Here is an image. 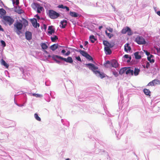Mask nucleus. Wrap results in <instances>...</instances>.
I'll return each instance as SVG.
<instances>
[{
    "label": "nucleus",
    "mask_w": 160,
    "mask_h": 160,
    "mask_svg": "<svg viewBox=\"0 0 160 160\" xmlns=\"http://www.w3.org/2000/svg\"><path fill=\"white\" fill-rule=\"evenodd\" d=\"M133 70L131 69L130 67H126V74L127 75H133Z\"/></svg>",
    "instance_id": "obj_17"
},
{
    "label": "nucleus",
    "mask_w": 160,
    "mask_h": 160,
    "mask_svg": "<svg viewBox=\"0 0 160 160\" xmlns=\"http://www.w3.org/2000/svg\"><path fill=\"white\" fill-rule=\"evenodd\" d=\"M65 9L66 12H67L69 11V7H67V6H66V7H65Z\"/></svg>",
    "instance_id": "obj_57"
},
{
    "label": "nucleus",
    "mask_w": 160,
    "mask_h": 160,
    "mask_svg": "<svg viewBox=\"0 0 160 160\" xmlns=\"http://www.w3.org/2000/svg\"><path fill=\"white\" fill-rule=\"evenodd\" d=\"M35 17H36L37 18L38 20H43V18H40V16L38 15V14H37L35 16Z\"/></svg>",
    "instance_id": "obj_46"
},
{
    "label": "nucleus",
    "mask_w": 160,
    "mask_h": 160,
    "mask_svg": "<svg viewBox=\"0 0 160 160\" xmlns=\"http://www.w3.org/2000/svg\"><path fill=\"white\" fill-rule=\"evenodd\" d=\"M153 8H154V10L155 12L156 13V12H157V10L158 9V8L156 7H153Z\"/></svg>",
    "instance_id": "obj_62"
},
{
    "label": "nucleus",
    "mask_w": 160,
    "mask_h": 160,
    "mask_svg": "<svg viewBox=\"0 0 160 160\" xmlns=\"http://www.w3.org/2000/svg\"><path fill=\"white\" fill-rule=\"evenodd\" d=\"M60 24L59 25L60 27L62 28H64L67 25V21L66 20L63 19L60 22Z\"/></svg>",
    "instance_id": "obj_16"
},
{
    "label": "nucleus",
    "mask_w": 160,
    "mask_h": 160,
    "mask_svg": "<svg viewBox=\"0 0 160 160\" xmlns=\"http://www.w3.org/2000/svg\"><path fill=\"white\" fill-rule=\"evenodd\" d=\"M103 44L104 45L105 47L104 50L105 53L107 55H110L112 53V51L111 48H112L114 46V43H110L108 41L103 40Z\"/></svg>",
    "instance_id": "obj_2"
},
{
    "label": "nucleus",
    "mask_w": 160,
    "mask_h": 160,
    "mask_svg": "<svg viewBox=\"0 0 160 160\" xmlns=\"http://www.w3.org/2000/svg\"><path fill=\"white\" fill-rule=\"evenodd\" d=\"M50 38L52 41L53 42H56L58 39V37L55 35H53Z\"/></svg>",
    "instance_id": "obj_29"
},
{
    "label": "nucleus",
    "mask_w": 160,
    "mask_h": 160,
    "mask_svg": "<svg viewBox=\"0 0 160 160\" xmlns=\"http://www.w3.org/2000/svg\"><path fill=\"white\" fill-rule=\"evenodd\" d=\"M155 86L156 85H160V80L158 79H155L153 80Z\"/></svg>",
    "instance_id": "obj_39"
},
{
    "label": "nucleus",
    "mask_w": 160,
    "mask_h": 160,
    "mask_svg": "<svg viewBox=\"0 0 160 160\" xmlns=\"http://www.w3.org/2000/svg\"><path fill=\"white\" fill-rule=\"evenodd\" d=\"M58 44H54L53 45H51L50 48L51 50L53 51H55L56 49L58 48Z\"/></svg>",
    "instance_id": "obj_28"
},
{
    "label": "nucleus",
    "mask_w": 160,
    "mask_h": 160,
    "mask_svg": "<svg viewBox=\"0 0 160 160\" xmlns=\"http://www.w3.org/2000/svg\"><path fill=\"white\" fill-rule=\"evenodd\" d=\"M135 41L139 45L144 44L146 43L145 39L142 36H139L136 38Z\"/></svg>",
    "instance_id": "obj_8"
},
{
    "label": "nucleus",
    "mask_w": 160,
    "mask_h": 160,
    "mask_svg": "<svg viewBox=\"0 0 160 160\" xmlns=\"http://www.w3.org/2000/svg\"><path fill=\"white\" fill-rule=\"evenodd\" d=\"M56 56H58V55H53L52 56V58L57 63L59 64L61 62L56 59V58L59 59L58 58L56 57Z\"/></svg>",
    "instance_id": "obj_34"
},
{
    "label": "nucleus",
    "mask_w": 160,
    "mask_h": 160,
    "mask_svg": "<svg viewBox=\"0 0 160 160\" xmlns=\"http://www.w3.org/2000/svg\"><path fill=\"white\" fill-rule=\"evenodd\" d=\"M34 117L38 121H41V119L38 116V114L37 113H35L34 114Z\"/></svg>",
    "instance_id": "obj_38"
},
{
    "label": "nucleus",
    "mask_w": 160,
    "mask_h": 160,
    "mask_svg": "<svg viewBox=\"0 0 160 160\" xmlns=\"http://www.w3.org/2000/svg\"><path fill=\"white\" fill-rule=\"evenodd\" d=\"M25 35L27 40L29 41L32 39V33L31 32L27 31L25 33Z\"/></svg>",
    "instance_id": "obj_15"
},
{
    "label": "nucleus",
    "mask_w": 160,
    "mask_h": 160,
    "mask_svg": "<svg viewBox=\"0 0 160 160\" xmlns=\"http://www.w3.org/2000/svg\"><path fill=\"white\" fill-rule=\"evenodd\" d=\"M106 29L108 30L110 32H113L112 28L110 27H109L108 28H107Z\"/></svg>",
    "instance_id": "obj_49"
},
{
    "label": "nucleus",
    "mask_w": 160,
    "mask_h": 160,
    "mask_svg": "<svg viewBox=\"0 0 160 160\" xmlns=\"http://www.w3.org/2000/svg\"><path fill=\"white\" fill-rule=\"evenodd\" d=\"M30 21L32 23V26L35 28H37L38 27H39L40 26V24L37 22V20L36 18H33L30 19Z\"/></svg>",
    "instance_id": "obj_11"
},
{
    "label": "nucleus",
    "mask_w": 160,
    "mask_h": 160,
    "mask_svg": "<svg viewBox=\"0 0 160 160\" xmlns=\"http://www.w3.org/2000/svg\"><path fill=\"white\" fill-rule=\"evenodd\" d=\"M6 11L3 8L0 9V17L2 19L3 16H5L6 14Z\"/></svg>",
    "instance_id": "obj_22"
},
{
    "label": "nucleus",
    "mask_w": 160,
    "mask_h": 160,
    "mask_svg": "<svg viewBox=\"0 0 160 160\" xmlns=\"http://www.w3.org/2000/svg\"><path fill=\"white\" fill-rule=\"evenodd\" d=\"M14 21V19L12 16H4L2 17V22L4 25L11 26L13 24Z\"/></svg>",
    "instance_id": "obj_3"
},
{
    "label": "nucleus",
    "mask_w": 160,
    "mask_h": 160,
    "mask_svg": "<svg viewBox=\"0 0 160 160\" xmlns=\"http://www.w3.org/2000/svg\"><path fill=\"white\" fill-rule=\"evenodd\" d=\"M112 74L115 77H117L118 75V72L116 71L115 70H114V71H112Z\"/></svg>",
    "instance_id": "obj_44"
},
{
    "label": "nucleus",
    "mask_w": 160,
    "mask_h": 160,
    "mask_svg": "<svg viewBox=\"0 0 160 160\" xmlns=\"http://www.w3.org/2000/svg\"><path fill=\"white\" fill-rule=\"evenodd\" d=\"M84 65L85 67H88V68L92 70L95 74L97 75H98L101 78H103L105 77V74L103 73H101V72L96 70L98 69V67L96 66L93 64L92 63H88L85 64Z\"/></svg>",
    "instance_id": "obj_1"
},
{
    "label": "nucleus",
    "mask_w": 160,
    "mask_h": 160,
    "mask_svg": "<svg viewBox=\"0 0 160 160\" xmlns=\"http://www.w3.org/2000/svg\"><path fill=\"white\" fill-rule=\"evenodd\" d=\"M14 30L18 35L22 33L21 31L23 28V24L19 21H17L14 24Z\"/></svg>",
    "instance_id": "obj_4"
},
{
    "label": "nucleus",
    "mask_w": 160,
    "mask_h": 160,
    "mask_svg": "<svg viewBox=\"0 0 160 160\" xmlns=\"http://www.w3.org/2000/svg\"><path fill=\"white\" fill-rule=\"evenodd\" d=\"M21 99L20 100V102L21 103H23L24 104H25V103L27 102V95L26 94H23L20 96Z\"/></svg>",
    "instance_id": "obj_13"
},
{
    "label": "nucleus",
    "mask_w": 160,
    "mask_h": 160,
    "mask_svg": "<svg viewBox=\"0 0 160 160\" xmlns=\"http://www.w3.org/2000/svg\"><path fill=\"white\" fill-rule=\"evenodd\" d=\"M156 50L158 53H160V47L159 48H157L156 49Z\"/></svg>",
    "instance_id": "obj_58"
},
{
    "label": "nucleus",
    "mask_w": 160,
    "mask_h": 160,
    "mask_svg": "<svg viewBox=\"0 0 160 160\" xmlns=\"http://www.w3.org/2000/svg\"><path fill=\"white\" fill-rule=\"evenodd\" d=\"M43 51L44 52V53L47 54H48V52L46 51L45 50H43Z\"/></svg>",
    "instance_id": "obj_64"
},
{
    "label": "nucleus",
    "mask_w": 160,
    "mask_h": 160,
    "mask_svg": "<svg viewBox=\"0 0 160 160\" xmlns=\"http://www.w3.org/2000/svg\"><path fill=\"white\" fill-rule=\"evenodd\" d=\"M111 66L112 67L116 68L118 67V63L116 60H113L111 61Z\"/></svg>",
    "instance_id": "obj_20"
},
{
    "label": "nucleus",
    "mask_w": 160,
    "mask_h": 160,
    "mask_svg": "<svg viewBox=\"0 0 160 160\" xmlns=\"http://www.w3.org/2000/svg\"><path fill=\"white\" fill-rule=\"evenodd\" d=\"M158 16H160V11H158L156 13Z\"/></svg>",
    "instance_id": "obj_61"
},
{
    "label": "nucleus",
    "mask_w": 160,
    "mask_h": 160,
    "mask_svg": "<svg viewBox=\"0 0 160 160\" xmlns=\"http://www.w3.org/2000/svg\"><path fill=\"white\" fill-rule=\"evenodd\" d=\"M44 29V30L45 31L47 29V26L45 24H44L43 25V27L42 28Z\"/></svg>",
    "instance_id": "obj_53"
},
{
    "label": "nucleus",
    "mask_w": 160,
    "mask_h": 160,
    "mask_svg": "<svg viewBox=\"0 0 160 160\" xmlns=\"http://www.w3.org/2000/svg\"><path fill=\"white\" fill-rule=\"evenodd\" d=\"M143 51L145 53V54L147 56V57H148L151 55L149 52L146 50H144Z\"/></svg>",
    "instance_id": "obj_45"
},
{
    "label": "nucleus",
    "mask_w": 160,
    "mask_h": 160,
    "mask_svg": "<svg viewBox=\"0 0 160 160\" xmlns=\"http://www.w3.org/2000/svg\"><path fill=\"white\" fill-rule=\"evenodd\" d=\"M145 63H146V65H142V66L144 68H146L148 69L149 68V67H150V62H149L148 61H146Z\"/></svg>",
    "instance_id": "obj_36"
},
{
    "label": "nucleus",
    "mask_w": 160,
    "mask_h": 160,
    "mask_svg": "<svg viewBox=\"0 0 160 160\" xmlns=\"http://www.w3.org/2000/svg\"><path fill=\"white\" fill-rule=\"evenodd\" d=\"M41 46L43 50H46L48 48V45L45 42L41 43Z\"/></svg>",
    "instance_id": "obj_30"
},
{
    "label": "nucleus",
    "mask_w": 160,
    "mask_h": 160,
    "mask_svg": "<svg viewBox=\"0 0 160 160\" xmlns=\"http://www.w3.org/2000/svg\"><path fill=\"white\" fill-rule=\"evenodd\" d=\"M16 105L20 107H22L25 106V104L23 103H21L20 104H16Z\"/></svg>",
    "instance_id": "obj_51"
},
{
    "label": "nucleus",
    "mask_w": 160,
    "mask_h": 160,
    "mask_svg": "<svg viewBox=\"0 0 160 160\" xmlns=\"http://www.w3.org/2000/svg\"><path fill=\"white\" fill-rule=\"evenodd\" d=\"M76 59L78 61H80L82 62V60L81 58L79 56H76L75 57Z\"/></svg>",
    "instance_id": "obj_47"
},
{
    "label": "nucleus",
    "mask_w": 160,
    "mask_h": 160,
    "mask_svg": "<svg viewBox=\"0 0 160 160\" xmlns=\"http://www.w3.org/2000/svg\"><path fill=\"white\" fill-rule=\"evenodd\" d=\"M51 57L52 58V56L51 55H48V58H47V59H49Z\"/></svg>",
    "instance_id": "obj_63"
},
{
    "label": "nucleus",
    "mask_w": 160,
    "mask_h": 160,
    "mask_svg": "<svg viewBox=\"0 0 160 160\" xmlns=\"http://www.w3.org/2000/svg\"><path fill=\"white\" fill-rule=\"evenodd\" d=\"M1 64L2 65L4 66L6 68H8L9 67V65L3 59H2L1 60Z\"/></svg>",
    "instance_id": "obj_31"
},
{
    "label": "nucleus",
    "mask_w": 160,
    "mask_h": 160,
    "mask_svg": "<svg viewBox=\"0 0 160 160\" xmlns=\"http://www.w3.org/2000/svg\"><path fill=\"white\" fill-rule=\"evenodd\" d=\"M76 51L79 52L83 56L85 57L89 61L91 62L93 61L92 57L85 51L81 50H76Z\"/></svg>",
    "instance_id": "obj_6"
},
{
    "label": "nucleus",
    "mask_w": 160,
    "mask_h": 160,
    "mask_svg": "<svg viewBox=\"0 0 160 160\" xmlns=\"http://www.w3.org/2000/svg\"><path fill=\"white\" fill-rule=\"evenodd\" d=\"M0 31L2 32L4 31V29L2 28V27L1 25H0Z\"/></svg>",
    "instance_id": "obj_59"
},
{
    "label": "nucleus",
    "mask_w": 160,
    "mask_h": 160,
    "mask_svg": "<svg viewBox=\"0 0 160 160\" xmlns=\"http://www.w3.org/2000/svg\"><path fill=\"white\" fill-rule=\"evenodd\" d=\"M89 39L92 43H93L95 42V41L96 40V39L95 38V37L93 35H91L89 37Z\"/></svg>",
    "instance_id": "obj_35"
},
{
    "label": "nucleus",
    "mask_w": 160,
    "mask_h": 160,
    "mask_svg": "<svg viewBox=\"0 0 160 160\" xmlns=\"http://www.w3.org/2000/svg\"><path fill=\"white\" fill-rule=\"evenodd\" d=\"M140 72V70L138 68H135L134 71L133 70V75H134L135 76L138 75Z\"/></svg>",
    "instance_id": "obj_26"
},
{
    "label": "nucleus",
    "mask_w": 160,
    "mask_h": 160,
    "mask_svg": "<svg viewBox=\"0 0 160 160\" xmlns=\"http://www.w3.org/2000/svg\"><path fill=\"white\" fill-rule=\"evenodd\" d=\"M0 43L1 44V46L3 48L5 47L6 46V43L3 40H1L0 41Z\"/></svg>",
    "instance_id": "obj_40"
},
{
    "label": "nucleus",
    "mask_w": 160,
    "mask_h": 160,
    "mask_svg": "<svg viewBox=\"0 0 160 160\" xmlns=\"http://www.w3.org/2000/svg\"><path fill=\"white\" fill-rule=\"evenodd\" d=\"M111 2L113 3V4L118 6L121 3L122 0H111Z\"/></svg>",
    "instance_id": "obj_25"
},
{
    "label": "nucleus",
    "mask_w": 160,
    "mask_h": 160,
    "mask_svg": "<svg viewBox=\"0 0 160 160\" xmlns=\"http://www.w3.org/2000/svg\"><path fill=\"white\" fill-rule=\"evenodd\" d=\"M111 62H110V61H109L108 60H107V61H106V63H105L104 64V65L105 66H106L105 64H109V65H111Z\"/></svg>",
    "instance_id": "obj_48"
},
{
    "label": "nucleus",
    "mask_w": 160,
    "mask_h": 160,
    "mask_svg": "<svg viewBox=\"0 0 160 160\" xmlns=\"http://www.w3.org/2000/svg\"><path fill=\"white\" fill-rule=\"evenodd\" d=\"M55 32V29L52 26H49L48 27L47 34L49 36H50Z\"/></svg>",
    "instance_id": "obj_12"
},
{
    "label": "nucleus",
    "mask_w": 160,
    "mask_h": 160,
    "mask_svg": "<svg viewBox=\"0 0 160 160\" xmlns=\"http://www.w3.org/2000/svg\"><path fill=\"white\" fill-rule=\"evenodd\" d=\"M143 92L146 95L149 96H150V93L151 92L149 89L145 88L143 90Z\"/></svg>",
    "instance_id": "obj_32"
},
{
    "label": "nucleus",
    "mask_w": 160,
    "mask_h": 160,
    "mask_svg": "<svg viewBox=\"0 0 160 160\" xmlns=\"http://www.w3.org/2000/svg\"><path fill=\"white\" fill-rule=\"evenodd\" d=\"M88 43V42L87 41H85L84 42L83 44L84 46H88L87 45Z\"/></svg>",
    "instance_id": "obj_54"
},
{
    "label": "nucleus",
    "mask_w": 160,
    "mask_h": 160,
    "mask_svg": "<svg viewBox=\"0 0 160 160\" xmlns=\"http://www.w3.org/2000/svg\"><path fill=\"white\" fill-rule=\"evenodd\" d=\"M126 67H124L121 68L119 71V74L120 75H122L123 74L126 73Z\"/></svg>",
    "instance_id": "obj_33"
},
{
    "label": "nucleus",
    "mask_w": 160,
    "mask_h": 160,
    "mask_svg": "<svg viewBox=\"0 0 160 160\" xmlns=\"http://www.w3.org/2000/svg\"><path fill=\"white\" fill-rule=\"evenodd\" d=\"M112 3V2H111V6H112V8L114 9V11H115V10L116 8H115V7L113 5V3Z\"/></svg>",
    "instance_id": "obj_56"
},
{
    "label": "nucleus",
    "mask_w": 160,
    "mask_h": 160,
    "mask_svg": "<svg viewBox=\"0 0 160 160\" xmlns=\"http://www.w3.org/2000/svg\"><path fill=\"white\" fill-rule=\"evenodd\" d=\"M124 58L127 59V62L128 63L130 62H131L132 59V57L131 56L128 54H125L123 57Z\"/></svg>",
    "instance_id": "obj_24"
},
{
    "label": "nucleus",
    "mask_w": 160,
    "mask_h": 160,
    "mask_svg": "<svg viewBox=\"0 0 160 160\" xmlns=\"http://www.w3.org/2000/svg\"><path fill=\"white\" fill-rule=\"evenodd\" d=\"M23 22L22 24H23V26L24 27V28H26V26H28V21H27L26 19L25 18H23L22 19Z\"/></svg>",
    "instance_id": "obj_27"
},
{
    "label": "nucleus",
    "mask_w": 160,
    "mask_h": 160,
    "mask_svg": "<svg viewBox=\"0 0 160 160\" xmlns=\"http://www.w3.org/2000/svg\"><path fill=\"white\" fill-rule=\"evenodd\" d=\"M66 52V51L64 49H63L61 51V53L65 55Z\"/></svg>",
    "instance_id": "obj_60"
},
{
    "label": "nucleus",
    "mask_w": 160,
    "mask_h": 160,
    "mask_svg": "<svg viewBox=\"0 0 160 160\" xmlns=\"http://www.w3.org/2000/svg\"><path fill=\"white\" fill-rule=\"evenodd\" d=\"M105 33L106 35L110 39L113 36V34L110 33L108 32L107 30H106L105 31Z\"/></svg>",
    "instance_id": "obj_37"
},
{
    "label": "nucleus",
    "mask_w": 160,
    "mask_h": 160,
    "mask_svg": "<svg viewBox=\"0 0 160 160\" xmlns=\"http://www.w3.org/2000/svg\"><path fill=\"white\" fill-rule=\"evenodd\" d=\"M56 57L61 61H64L70 63H73V61L71 57H68L66 58L59 56H56Z\"/></svg>",
    "instance_id": "obj_9"
},
{
    "label": "nucleus",
    "mask_w": 160,
    "mask_h": 160,
    "mask_svg": "<svg viewBox=\"0 0 160 160\" xmlns=\"http://www.w3.org/2000/svg\"><path fill=\"white\" fill-rule=\"evenodd\" d=\"M143 53L142 52L137 51L134 53L135 58L136 59H140L142 58V54Z\"/></svg>",
    "instance_id": "obj_14"
},
{
    "label": "nucleus",
    "mask_w": 160,
    "mask_h": 160,
    "mask_svg": "<svg viewBox=\"0 0 160 160\" xmlns=\"http://www.w3.org/2000/svg\"><path fill=\"white\" fill-rule=\"evenodd\" d=\"M31 7L35 10L37 9V12L38 13H40L41 11L44 10L43 7L41 6L39 3L33 2L32 4Z\"/></svg>",
    "instance_id": "obj_7"
},
{
    "label": "nucleus",
    "mask_w": 160,
    "mask_h": 160,
    "mask_svg": "<svg viewBox=\"0 0 160 160\" xmlns=\"http://www.w3.org/2000/svg\"><path fill=\"white\" fill-rule=\"evenodd\" d=\"M148 86H155V83L154 82L153 80H152V81L150 82L147 85Z\"/></svg>",
    "instance_id": "obj_41"
},
{
    "label": "nucleus",
    "mask_w": 160,
    "mask_h": 160,
    "mask_svg": "<svg viewBox=\"0 0 160 160\" xmlns=\"http://www.w3.org/2000/svg\"><path fill=\"white\" fill-rule=\"evenodd\" d=\"M154 58V56L152 55H150L148 57H147V60L151 63H153L155 62V60L153 59Z\"/></svg>",
    "instance_id": "obj_19"
},
{
    "label": "nucleus",
    "mask_w": 160,
    "mask_h": 160,
    "mask_svg": "<svg viewBox=\"0 0 160 160\" xmlns=\"http://www.w3.org/2000/svg\"><path fill=\"white\" fill-rule=\"evenodd\" d=\"M19 0H15V5H19Z\"/></svg>",
    "instance_id": "obj_50"
},
{
    "label": "nucleus",
    "mask_w": 160,
    "mask_h": 160,
    "mask_svg": "<svg viewBox=\"0 0 160 160\" xmlns=\"http://www.w3.org/2000/svg\"><path fill=\"white\" fill-rule=\"evenodd\" d=\"M42 97V96L41 94H37L36 97L37 98H39Z\"/></svg>",
    "instance_id": "obj_55"
},
{
    "label": "nucleus",
    "mask_w": 160,
    "mask_h": 160,
    "mask_svg": "<svg viewBox=\"0 0 160 160\" xmlns=\"http://www.w3.org/2000/svg\"><path fill=\"white\" fill-rule=\"evenodd\" d=\"M70 53V51H68L65 54V55L66 56H68Z\"/></svg>",
    "instance_id": "obj_52"
},
{
    "label": "nucleus",
    "mask_w": 160,
    "mask_h": 160,
    "mask_svg": "<svg viewBox=\"0 0 160 160\" xmlns=\"http://www.w3.org/2000/svg\"><path fill=\"white\" fill-rule=\"evenodd\" d=\"M121 32L122 33L124 34L127 32L128 35L129 36L132 35L133 34V32L131 28L128 26L123 28Z\"/></svg>",
    "instance_id": "obj_10"
},
{
    "label": "nucleus",
    "mask_w": 160,
    "mask_h": 160,
    "mask_svg": "<svg viewBox=\"0 0 160 160\" xmlns=\"http://www.w3.org/2000/svg\"><path fill=\"white\" fill-rule=\"evenodd\" d=\"M66 6H64L63 4H59L58 6V8L65 9Z\"/></svg>",
    "instance_id": "obj_43"
},
{
    "label": "nucleus",
    "mask_w": 160,
    "mask_h": 160,
    "mask_svg": "<svg viewBox=\"0 0 160 160\" xmlns=\"http://www.w3.org/2000/svg\"><path fill=\"white\" fill-rule=\"evenodd\" d=\"M124 50L125 52H128L131 50V48L128 43L124 45Z\"/></svg>",
    "instance_id": "obj_21"
},
{
    "label": "nucleus",
    "mask_w": 160,
    "mask_h": 160,
    "mask_svg": "<svg viewBox=\"0 0 160 160\" xmlns=\"http://www.w3.org/2000/svg\"><path fill=\"white\" fill-rule=\"evenodd\" d=\"M69 14L71 17L74 18H77L79 16V14L78 13L71 11L70 12Z\"/></svg>",
    "instance_id": "obj_23"
},
{
    "label": "nucleus",
    "mask_w": 160,
    "mask_h": 160,
    "mask_svg": "<svg viewBox=\"0 0 160 160\" xmlns=\"http://www.w3.org/2000/svg\"><path fill=\"white\" fill-rule=\"evenodd\" d=\"M47 14L49 17L52 19H57L60 16L59 13L52 9L48 10Z\"/></svg>",
    "instance_id": "obj_5"
},
{
    "label": "nucleus",
    "mask_w": 160,
    "mask_h": 160,
    "mask_svg": "<svg viewBox=\"0 0 160 160\" xmlns=\"http://www.w3.org/2000/svg\"><path fill=\"white\" fill-rule=\"evenodd\" d=\"M22 73L23 74L25 75V77H26V75L28 77H29L30 75L29 73L28 72L25 71L24 70L22 72Z\"/></svg>",
    "instance_id": "obj_42"
},
{
    "label": "nucleus",
    "mask_w": 160,
    "mask_h": 160,
    "mask_svg": "<svg viewBox=\"0 0 160 160\" xmlns=\"http://www.w3.org/2000/svg\"><path fill=\"white\" fill-rule=\"evenodd\" d=\"M14 8V12L17 13L19 14H21L24 13V11L22 9H18L17 7V6H15V5L13 6Z\"/></svg>",
    "instance_id": "obj_18"
}]
</instances>
